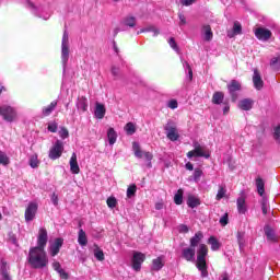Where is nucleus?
I'll use <instances>...</instances> for the list:
<instances>
[{
  "instance_id": "nucleus-1",
  "label": "nucleus",
  "mask_w": 280,
  "mask_h": 280,
  "mask_svg": "<svg viewBox=\"0 0 280 280\" xmlns=\"http://www.w3.org/2000/svg\"><path fill=\"white\" fill-rule=\"evenodd\" d=\"M47 230L45 228L39 229L37 246L31 247L27 256L28 265L35 270L47 268L49 264L47 252H45V247L47 246Z\"/></svg>"
},
{
  "instance_id": "nucleus-2",
  "label": "nucleus",
  "mask_w": 280,
  "mask_h": 280,
  "mask_svg": "<svg viewBox=\"0 0 280 280\" xmlns=\"http://www.w3.org/2000/svg\"><path fill=\"white\" fill-rule=\"evenodd\" d=\"M207 255H209V249L207 248V245L200 244L197 250L196 266L199 272H201L202 279L209 277V271L207 270Z\"/></svg>"
},
{
  "instance_id": "nucleus-3",
  "label": "nucleus",
  "mask_w": 280,
  "mask_h": 280,
  "mask_svg": "<svg viewBox=\"0 0 280 280\" xmlns=\"http://www.w3.org/2000/svg\"><path fill=\"white\" fill-rule=\"evenodd\" d=\"M61 62L63 71H66L67 62H69V32H67V30L63 31L61 39Z\"/></svg>"
},
{
  "instance_id": "nucleus-4",
  "label": "nucleus",
  "mask_w": 280,
  "mask_h": 280,
  "mask_svg": "<svg viewBox=\"0 0 280 280\" xmlns=\"http://www.w3.org/2000/svg\"><path fill=\"white\" fill-rule=\"evenodd\" d=\"M132 150L136 159H141L142 156H144L147 161V167H152V159H154V155H152L151 152L142 151L141 145H139V142L132 143Z\"/></svg>"
},
{
  "instance_id": "nucleus-5",
  "label": "nucleus",
  "mask_w": 280,
  "mask_h": 280,
  "mask_svg": "<svg viewBox=\"0 0 280 280\" xmlns=\"http://www.w3.org/2000/svg\"><path fill=\"white\" fill-rule=\"evenodd\" d=\"M0 117L8 124H12L16 119V109L10 105L0 106Z\"/></svg>"
},
{
  "instance_id": "nucleus-6",
  "label": "nucleus",
  "mask_w": 280,
  "mask_h": 280,
  "mask_svg": "<svg viewBox=\"0 0 280 280\" xmlns=\"http://www.w3.org/2000/svg\"><path fill=\"white\" fill-rule=\"evenodd\" d=\"M62 152H65V142L61 140H56L49 150L48 156L51 159V161H56L62 156Z\"/></svg>"
},
{
  "instance_id": "nucleus-7",
  "label": "nucleus",
  "mask_w": 280,
  "mask_h": 280,
  "mask_svg": "<svg viewBox=\"0 0 280 280\" xmlns=\"http://www.w3.org/2000/svg\"><path fill=\"white\" fill-rule=\"evenodd\" d=\"M164 130L170 141H178V138L180 136L178 135V129L176 128L175 121L168 120L167 124L164 126Z\"/></svg>"
},
{
  "instance_id": "nucleus-8",
  "label": "nucleus",
  "mask_w": 280,
  "mask_h": 280,
  "mask_svg": "<svg viewBox=\"0 0 280 280\" xmlns=\"http://www.w3.org/2000/svg\"><path fill=\"white\" fill-rule=\"evenodd\" d=\"M228 91L231 95L232 102H237V91H242V83L237 80H232L228 85Z\"/></svg>"
},
{
  "instance_id": "nucleus-9",
  "label": "nucleus",
  "mask_w": 280,
  "mask_h": 280,
  "mask_svg": "<svg viewBox=\"0 0 280 280\" xmlns=\"http://www.w3.org/2000/svg\"><path fill=\"white\" fill-rule=\"evenodd\" d=\"M36 211H38V205L36 202L28 203L25 210L26 222H32L36 218Z\"/></svg>"
},
{
  "instance_id": "nucleus-10",
  "label": "nucleus",
  "mask_w": 280,
  "mask_h": 280,
  "mask_svg": "<svg viewBox=\"0 0 280 280\" xmlns=\"http://www.w3.org/2000/svg\"><path fill=\"white\" fill-rule=\"evenodd\" d=\"M145 261V255L142 253L136 252L132 257V268L136 270V272H139L141 270V264Z\"/></svg>"
},
{
  "instance_id": "nucleus-11",
  "label": "nucleus",
  "mask_w": 280,
  "mask_h": 280,
  "mask_svg": "<svg viewBox=\"0 0 280 280\" xmlns=\"http://www.w3.org/2000/svg\"><path fill=\"white\" fill-rule=\"evenodd\" d=\"M255 36L258 38V40H270V37L272 36V32L270 30L265 27H258L255 31Z\"/></svg>"
},
{
  "instance_id": "nucleus-12",
  "label": "nucleus",
  "mask_w": 280,
  "mask_h": 280,
  "mask_svg": "<svg viewBox=\"0 0 280 280\" xmlns=\"http://www.w3.org/2000/svg\"><path fill=\"white\" fill-rule=\"evenodd\" d=\"M62 244H65V240L56 238L55 242L49 246V253L51 257H56L58 253H60V248H62Z\"/></svg>"
},
{
  "instance_id": "nucleus-13",
  "label": "nucleus",
  "mask_w": 280,
  "mask_h": 280,
  "mask_svg": "<svg viewBox=\"0 0 280 280\" xmlns=\"http://www.w3.org/2000/svg\"><path fill=\"white\" fill-rule=\"evenodd\" d=\"M253 84L257 91H261L264 89V80L261 79V74H259L257 69L254 70Z\"/></svg>"
},
{
  "instance_id": "nucleus-14",
  "label": "nucleus",
  "mask_w": 280,
  "mask_h": 280,
  "mask_svg": "<svg viewBox=\"0 0 280 280\" xmlns=\"http://www.w3.org/2000/svg\"><path fill=\"white\" fill-rule=\"evenodd\" d=\"M182 256L186 261H194L196 259V248L195 247H187L182 250Z\"/></svg>"
},
{
  "instance_id": "nucleus-15",
  "label": "nucleus",
  "mask_w": 280,
  "mask_h": 280,
  "mask_svg": "<svg viewBox=\"0 0 280 280\" xmlns=\"http://www.w3.org/2000/svg\"><path fill=\"white\" fill-rule=\"evenodd\" d=\"M106 115V107L102 103H96L95 104V109H94V116L96 119H104V116Z\"/></svg>"
},
{
  "instance_id": "nucleus-16",
  "label": "nucleus",
  "mask_w": 280,
  "mask_h": 280,
  "mask_svg": "<svg viewBox=\"0 0 280 280\" xmlns=\"http://www.w3.org/2000/svg\"><path fill=\"white\" fill-rule=\"evenodd\" d=\"M78 110H82V113H86L89 109V100L85 96H79L77 101Z\"/></svg>"
},
{
  "instance_id": "nucleus-17",
  "label": "nucleus",
  "mask_w": 280,
  "mask_h": 280,
  "mask_svg": "<svg viewBox=\"0 0 280 280\" xmlns=\"http://www.w3.org/2000/svg\"><path fill=\"white\" fill-rule=\"evenodd\" d=\"M70 172L72 174H80V165H78V155L72 153L70 159Z\"/></svg>"
},
{
  "instance_id": "nucleus-18",
  "label": "nucleus",
  "mask_w": 280,
  "mask_h": 280,
  "mask_svg": "<svg viewBox=\"0 0 280 280\" xmlns=\"http://www.w3.org/2000/svg\"><path fill=\"white\" fill-rule=\"evenodd\" d=\"M255 102L252 98H244L238 102V108L241 110H250Z\"/></svg>"
},
{
  "instance_id": "nucleus-19",
  "label": "nucleus",
  "mask_w": 280,
  "mask_h": 280,
  "mask_svg": "<svg viewBox=\"0 0 280 280\" xmlns=\"http://www.w3.org/2000/svg\"><path fill=\"white\" fill-rule=\"evenodd\" d=\"M56 106H58V101H52L48 106L43 107L42 114L44 117H49V115L56 110Z\"/></svg>"
},
{
  "instance_id": "nucleus-20",
  "label": "nucleus",
  "mask_w": 280,
  "mask_h": 280,
  "mask_svg": "<svg viewBox=\"0 0 280 280\" xmlns=\"http://www.w3.org/2000/svg\"><path fill=\"white\" fill-rule=\"evenodd\" d=\"M202 34H203V40H206L207 43L213 40V31H211L210 25L202 26Z\"/></svg>"
},
{
  "instance_id": "nucleus-21",
  "label": "nucleus",
  "mask_w": 280,
  "mask_h": 280,
  "mask_svg": "<svg viewBox=\"0 0 280 280\" xmlns=\"http://www.w3.org/2000/svg\"><path fill=\"white\" fill-rule=\"evenodd\" d=\"M265 235L269 242H277V234H275V230L270 228V225H265L264 228Z\"/></svg>"
},
{
  "instance_id": "nucleus-22",
  "label": "nucleus",
  "mask_w": 280,
  "mask_h": 280,
  "mask_svg": "<svg viewBox=\"0 0 280 280\" xmlns=\"http://www.w3.org/2000/svg\"><path fill=\"white\" fill-rule=\"evenodd\" d=\"M236 205H237L238 213L244 215V213H246V211H248V209L246 208V199L244 197H238Z\"/></svg>"
},
{
  "instance_id": "nucleus-23",
  "label": "nucleus",
  "mask_w": 280,
  "mask_h": 280,
  "mask_svg": "<svg viewBox=\"0 0 280 280\" xmlns=\"http://www.w3.org/2000/svg\"><path fill=\"white\" fill-rule=\"evenodd\" d=\"M187 205L190 209H196V207H200V198L189 195L187 198Z\"/></svg>"
},
{
  "instance_id": "nucleus-24",
  "label": "nucleus",
  "mask_w": 280,
  "mask_h": 280,
  "mask_svg": "<svg viewBox=\"0 0 280 280\" xmlns=\"http://www.w3.org/2000/svg\"><path fill=\"white\" fill-rule=\"evenodd\" d=\"M240 34H242V24H240V22H234L233 30L228 32V37L233 38V36H237Z\"/></svg>"
},
{
  "instance_id": "nucleus-25",
  "label": "nucleus",
  "mask_w": 280,
  "mask_h": 280,
  "mask_svg": "<svg viewBox=\"0 0 280 280\" xmlns=\"http://www.w3.org/2000/svg\"><path fill=\"white\" fill-rule=\"evenodd\" d=\"M256 187H257V192L264 198V194L266 192V183H264V179L261 177L256 178Z\"/></svg>"
},
{
  "instance_id": "nucleus-26",
  "label": "nucleus",
  "mask_w": 280,
  "mask_h": 280,
  "mask_svg": "<svg viewBox=\"0 0 280 280\" xmlns=\"http://www.w3.org/2000/svg\"><path fill=\"white\" fill-rule=\"evenodd\" d=\"M212 104H224V92H214L212 95Z\"/></svg>"
},
{
  "instance_id": "nucleus-27",
  "label": "nucleus",
  "mask_w": 280,
  "mask_h": 280,
  "mask_svg": "<svg viewBox=\"0 0 280 280\" xmlns=\"http://www.w3.org/2000/svg\"><path fill=\"white\" fill-rule=\"evenodd\" d=\"M205 236L202 235V232H197L195 234V236H192L190 238V247L191 248H196V246H198V244H200V242L202 241Z\"/></svg>"
},
{
  "instance_id": "nucleus-28",
  "label": "nucleus",
  "mask_w": 280,
  "mask_h": 280,
  "mask_svg": "<svg viewBox=\"0 0 280 280\" xmlns=\"http://www.w3.org/2000/svg\"><path fill=\"white\" fill-rule=\"evenodd\" d=\"M107 139L109 142V145H115V143L117 142V131H115L114 128H109L107 130Z\"/></svg>"
},
{
  "instance_id": "nucleus-29",
  "label": "nucleus",
  "mask_w": 280,
  "mask_h": 280,
  "mask_svg": "<svg viewBox=\"0 0 280 280\" xmlns=\"http://www.w3.org/2000/svg\"><path fill=\"white\" fill-rule=\"evenodd\" d=\"M182 63H183V68L185 69V71L188 72V80L189 82H191L194 80V70H191V66L189 65V62L185 61V59L180 58Z\"/></svg>"
},
{
  "instance_id": "nucleus-30",
  "label": "nucleus",
  "mask_w": 280,
  "mask_h": 280,
  "mask_svg": "<svg viewBox=\"0 0 280 280\" xmlns=\"http://www.w3.org/2000/svg\"><path fill=\"white\" fill-rule=\"evenodd\" d=\"M78 242L80 246H86L89 244V240L86 238V232L84 230H79V236H78Z\"/></svg>"
},
{
  "instance_id": "nucleus-31",
  "label": "nucleus",
  "mask_w": 280,
  "mask_h": 280,
  "mask_svg": "<svg viewBox=\"0 0 280 280\" xmlns=\"http://www.w3.org/2000/svg\"><path fill=\"white\" fill-rule=\"evenodd\" d=\"M163 259L161 257H158L153 259L151 270H155L156 272L163 268Z\"/></svg>"
},
{
  "instance_id": "nucleus-32",
  "label": "nucleus",
  "mask_w": 280,
  "mask_h": 280,
  "mask_svg": "<svg viewBox=\"0 0 280 280\" xmlns=\"http://www.w3.org/2000/svg\"><path fill=\"white\" fill-rule=\"evenodd\" d=\"M236 238H237L238 248L242 253V250H244V247L246 246V240H244V233L237 232Z\"/></svg>"
},
{
  "instance_id": "nucleus-33",
  "label": "nucleus",
  "mask_w": 280,
  "mask_h": 280,
  "mask_svg": "<svg viewBox=\"0 0 280 280\" xmlns=\"http://www.w3.org/2000/svg\"><path fill=\"white\" fill-rule=\"evenodd\" d=\"M261 211L264 215H268V211H270V205L268 203V198L262 197L260 200Z\"/></svg>"
},
{
  "instance_id": "nucleus-34",
  "label": "nucleus",
  "mask_w": 280,
  "mask_h": 280,
  "mask_svg": "<svg viewBox=\"0 0 280 280\" xmlns=\"http://www.w3.org/2000/svg\"><path fill=\"white\" fill-rule=\"evenodd\" d=\"M208 244H210L211 250H220V242L214 236L209 237Z\"/></svg>"
},
{
  "instance_id": "nucleus-35",
  "label": "nucleus",
  "mask_w": 280,
  "mask_h": 280,
  "mask_svg": "<svg viewBox=\"0 0 280 280\" xmlns=\"http://www.w3.org/2000/svg\"><path fill=\"white\" fill-rule=\"evenodd\" d=\"M195 156H203L205 159H209V153H205V150H202V147L200 144L195 145Z\"/></svg>"
},
{
  "instance_id": "nucleus-36",
  "label": "nucleus",
  "mask_w": 280,
  "mask_h": 280,
  "mask_svg": "<svg viewBox=\"0 0 280 280\" xmlns=\"http://www.w3.org/2000/svg\"><path fill=\"white\" fill-rule=\"evenodd\" d=\"M192 177H189V180H194L195 183H200V178H202V170L196 168L192 174Z\"/></svg>"
},
{
  "instance_id": "nucleus-37",
  "label": "nucleus",
  "mask_w": 280,
  "mask_h": 280,
  "mask_svg": "<svg viewBox=\"0 0 280 280\" xmlns=\"http://www.w3.org/2000/svg\"><path fill=\"white\" fill-rule=\"evenodd\" d=\"M0 271L3 280H10V273L8 272V265L5 262H2Z\"/></svg>"
},
{
  "instance_id": "nucleus-38",
  "label": "nucleus",
  "mask_w": 280,
  "mask_h": 280,
  "mask_svg": "<svg viewBox=\"0 0 280 280\" xmlns=\"http://www.w3.org/2000/svg\"><path fill=\"white\" fill-rule=\"evenodd\" d=\"M10 163V158L8 156V154H5V152L0 151V165H4L8 166V164Z\"/></svg>"
},
{
  "instance_id": "nucleus-39",
  "label": "nucleus",
  "mask_w": 280,
  "mask_h": 280,
  "mask_svg": "<svg viewBox=\"0 0 280 280\" xmlns=\"http://www.w3.org/2000/svg\"><path fill=\"white\" fill-rule=\"evenodd\" d=\"M270 67H271V69H273V71H279V69H280V60H279V58L273 57L270 60Z\"/></svg>"
},
{
  "instance_id": "nucleus-40",
  "label": "nucleus",
  "mask_w": 280,
  "mask_h": 280,
  "mask_svg": "<svg viewBox=\"0 0 280 280\" xmlns=\"http://www.w3.org/2000/svg\"><path fill=\"white\" fill-rule=\"evenodd\" d=\"M124 23L127 27H135V25H137V19H135V16H129L124 20Z\"/></svg>"
},
{
  "instance_id": "nucleus-41",
  "label": "nucleus",
  "mask_w": 280,
  "mask_h": 280,
  "mask_svg": "<svg viewBox=\"0 0 280 280\" xmlns=\"http://www.w3.org/2000/svg\"><path fill=\"white\" fill-rule=\"evenodd\" d=\"M125 130H126L127 135H135V132H137V128L135 127V124H132V122H128L125 126Z\"/></svg>"
},
{
  "instance_id": "nucleus-42",
  "label": "nucleus",
  "mask_w": 280,
  "mask_h": 280,
  "mask_svg": "<svg viewBox=\"0 0 280 280\" xmlns=\"http://www.w3.org/2000/svg\"><path fill=\"white\" fill-rule=\"evenodd\" d=\"M137 194V185H131L127 188V198H132Z\"/></svg>"
},
{
  "instance_id": "nucleus-43",
  "label": "nucleus",
  "mask_w": 280,
  "mask_h": 280,
  "mask_svg": "<svg viewBox=\"0 0 280 280\" xmlns=\"http://www.w3.org/2000/svg\"><path fill=\"white\" fill-rule=\"evenodd\" d=\"M225 196H226V188L220 186L215 199L222 200V198H224Z\"/></svg>"
},
{
  "instance_id": "nucleus-44",
  "label": "nucleus",
  "mask_w": 280,
  "mask_h": 280,
  "mask_svg": "<svg viewBox=\"0 0 280 280\" xmlns=\"http://www.w3.org/2000/svg\"><path fill=\"white\" fill-rule=\"evenodd\" d=\"M174 202L175 205H183V191L180 189L174 196Z\"/></svg>"
},
{
  "instance_id": "nucleus-45",
  "label": "nucleus",
  "mask_w": 280,
  "mask_h": 280,
  "mask_svg": "<svg viewBox=\"0 0 280 280\" xmlns=\"http://www.w3.org/2000/svg\"><path fill=\"white\" fill-rule=\"evenodd\" d=\"M107 207L115 209L117 207V199L115 197L107 198Z\"/></svg>"
},
{
  "instance_id": "nucleus-46",
  "label": "nucleus",
  "mask_w": 280,
  "mask_h": 280,
  "mask_svg": "<svg viewBox=\"0 0 280 280\" xmlns=\"http://www.w3.org/2000/svg\"><path fill=\"white\" fill-rule=\"evenodd\" d=\"M39 161H38V158L37 156H32L30 159V166L33 168V170H36V167H38L39 165Z\"/></svg>"
},
{
  "instance_id": "nucleus-47",
  "label": "nucleus",
  "mask_w": 280,
  "mask_h": 280,
  "mask_svg": "<svg viewBox=\"0 0 280 280\" xmlns=\"http://www.w3.org/2000/svg\"><path fill=\"white\" fill-rule=\"evenodd\" d=\"M94 257L98 260V261H104V252L101 249H95L94 250Z\"/></svg>"
},
{
  "instance_id": "nucleus-48",
  "label": "nucleus",
  "mask_w": 280,
  "mask_h": 280,
  "mask_svg": "<svg viewBox=\"0 0 280 280\" xmlns=\"http://www.w3.org/2000/svg\"><path fill=\"white\" fill-rule=\"evenodd\" d=\"M145 32H152L153 36H158L160 34L159 28H156V26L151 25V26H147L144 27Z\"/></svg>"
},
{
  "instance_id": "nucleus-49",
  "label": "nucleus",
  "mask_w": 280,
  "mask_h": 280,
  "mask_svg": "<svg viewBox=\"0 0 280 280\" xmlns=\"http://www.w3.org/2000/svg\"><path fill=\"white\" fill-rule=\"evenodd\" d=\"M59 137L61 139H67L69 138V130H67V128L62 127L60 130H59Z\"/></svg>"
},
{
  "instance_id": "nucleus-50",
  "label": "nucleus",
  "mask_w": 280,
  "mask_h": 280,
  "mask_svg": "<svg viewBox=\"0 0 280 280\" xmlns=\"http://www.w3.org/2000/svg\"><path fill=\"white\" fill-rule=\"evenodd\" d=\"M48 131L49 132H58V122H49Z\"/></svg>"
},
{
  "instance_id": "nucleus-51",
  "label": "nucleus",
  "mask_w": 280,
  "mask_h": 280,
  "mask_svg": "<svg viewBox=\"0 0 280 280\" xmlns=\"http://www.w3.org/2000/svg\"><path fill=\"white\" fill-rule=\"evenodd\" d=\"M220 225L221 226H226L229 224V213H225L221 219H220Z\"/></svg>"
},
{
  "instance_id": "nucleus-52",
  "label": "nucleus",
  "mask_w": 280,
  "mask_h": 280,
  "mask_svg": "<svg viewBox=\"0 0 280 280\" xmlns=\"http://www.w3.org/2000/svg\"><path fill=\"white\" fill-rule=\"evenodd\" d=\"M170 47L174 49V51H178V45L176 44V39L174 37H171L168 40Z\"/></svg>"
},
{
  "instance_id": "nucleus-53",
  "label": "nucleus",
  "mask_w": 280,
  "mask_h": 280,
  "mask_svg": "<svg viewBox=\"0 0 280 280\" xmlns=\"http://www.w3.org/2000/svg\"><path fill=\"white\" fill-rule=\"evenodd\" d=\"M168 108H172V110L178 108V101L177 100H171L167 103Z\"/></svg>"
},
{
  "instance_id": "nucleus-54",
  "label": "nucleus",
  "mask_w": 280,
  "mask_h": 280,
  "mask_svg": "<svg viewBox=\"0 0 280 280\" xmlns=\"http://www.w3.org/2000/svg\"><path fill=\"white\" fill-rule=\"evenodd\" d=\"M177 231L179 233H189V228L186 224H180L178 225Z\"/></svg>"
},
{
  "instance_id": "nucleus-55",
  "label": "nucleus",
  "mask_w": 280,
  "mask_h": 280,
  "mask_svg": "<svg viewBox=\"0 0 280 280\" xmlns=\"http://www.w3.org/2000/svg\"><path fill=\"white\" fill-rule=\"evenodd\" d=\"M57 272L60 276V279H65V280L69 279V273H67V271H65V269L61 268Z\"/></svg>"
},
{
  "instance_id": "nucleus-56",
  "label": "nucleus",
  "mask_w": 280,
  "mask_h": 280,
  "mask_svg": "<svg viewBox=\"0 0 280 280\" xmlns=\"http://www.w3.org/2000/svg\"><path fill=\"white\" fill-rule=\"evenodd\" d=\"M275 140L280 142V125L276 127L275 133H273Z\"/></svg>"
},
{
  "instance_id": "nucleus-57",
  "label": "nucleus",
  "mask_w": 280,
  "mask_h": 280,
  "mask_svg": "<svg viewBox=\"0 0 280 280\" xmlns=\"http://www.w3.org/2000/svg\"><path fill=\"white\" fill-rule=\"evenodd\" d=\"M178 18H179V25H186L187 20L185 19V15L183 13H179Z\"/></svg>"
},
{
  "instance_id": "nucleus-58",
  "label": "nucleus",
  "mask_w": 280,
  "mask_h": 280,
  "mask_svg": "<svg viewBox=\"0 0 280 280\" xmlns=\"http://www.w3.org/2000/svg\"><path fill=\"white\" fill-rule=\"evenodd\" d=\"M182 5H192V3H196V0H180Z\"/></svg>"
},
{
  "instance_id": "nucleus-59",
  "label": "nucleus",
  "mask_w": 280,
  "mask_h": 280,
  "mask_svg": "<svg viewBox=\"0 0 280 280\" xmlns=\"http://www.w3.org/2000/svg\"><path fill=\"white\" fill-rule=\"evenodd\" d=\"M52 268H54V270H56V272H58L59 270L62 269V266L60 265V262L55 261V262H52Z\"/></svg>"
},
{
  "instance_id": "nucleus-60",
  "label": "nucleus",
  "mask_w": 280,
  "mask_h": 280,
  "mask_svg": "<svg viewBox=\"0 0 280 280\" xmlns=\"http://www.w3.org/2000/svg\"><path fill=\"white\" fill-rule=\"evenodd\" d=\"M112 74L114 75V78H117L119 75V68L113 66L112 67Z\"/></svg>"
},
{
  "instance_id": "nucleus-61",
  "label": "nucleus",
  "mask_w": 280,
  "mask_h": 280,
  "mask_svg": "<svg viewBox=\"0 0 280 280\" xmlns=\"http://www.w3.org/2000/svg\"><path fill=\"white\" fill-rule=\"evenodd\" d=\"M9 242H11V244H14V246H19V241H16V236L14 235L10 236Z\"/></svg>"
},
{
  "instance_id": "nucleus-62",
  "label": "nucleus",
  "mask_w": 280,
  "mask_h": 280,
  "mask_svg": "<svg viewBox=\"0 0 280 280\" xmlns=\"http://www.w3.org/2000/svg\"><path fill=\"white\" fill-rule=\"evenodd\" d=\"M51 202L55 205V207H58V196L56 194L52 195Z\"/></svg>"
},
{
  "instance_id": "nucleus-63",
  "label": "nucleus",
  "mask_w": 280,
  "mask_h": 280,
  "mask_svg": "<svg viewBox=\"0 0 280 280\" xmlns=\"http://www.w3.org/2000/svg\"><path fill=\"white\" fill-rule=\"evenodd\" d=\"M185 167H186V170H188L189 172H194V164H191V162L186 163Z\"/></svg>"
},
{
  "instance_id": "nucleus-64",
  "label": "nucleus",
  "mask_w": 280,
  "mask_h": 280,
  "mask_svg": "<svg viewBox=\"0 0 280 280\" xmlns=\"http://www.w3.org/2000/svg\"><path fill=\"white\" fill-rule=\"evenodd\" d=\"M225 106L223 108V115H226L229 113V110H231V106H229V104L223 103Z\"/></svg>"
}]
</instances>
